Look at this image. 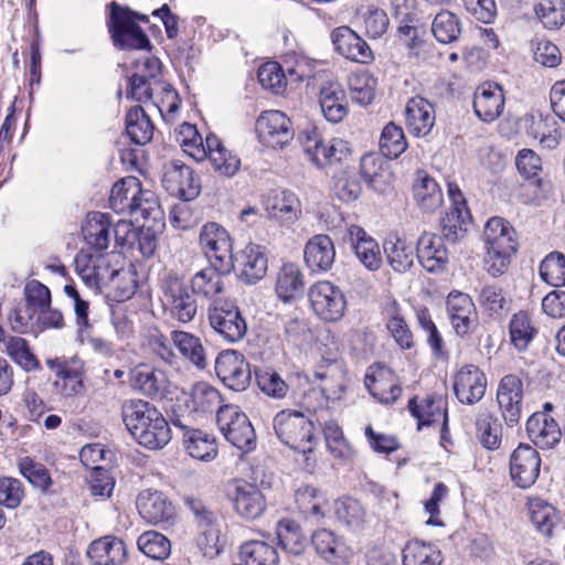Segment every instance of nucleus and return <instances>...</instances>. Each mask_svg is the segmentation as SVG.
Instances as JSON below:
<instances>
[{"label": "nucleus", "mask_w": 565, "mask_h": 565, "mask_svg": "<svg viewBox=\"0 0 565 565\" xmlns=\"http://www.w3.org/2000/svg\"><path fill=\"white\" fill-rule=\"evenodd\" d=\"M483 239L487 249V270L491 276L498 277L505 273L511 256L518 250L516 233L507 220L494 216L486 223Z\"/></svg>", "instance_id": "2"}, {"label": "nucleus", "mask_w": 565, "mask_h": 565, "mask_svg": "<svg viewBox=\"0 0 565 565\" xmlns=\"http://www.w3.org/2000/svg\"><path fill=\"white\" fill-rule=\"evenodd\" d=\"M504 94L500 85L486 82L477 87L473 95V110L484 122L494 121L503 111Z\"/></svg>", "instance_id": "25"}, {"label": "nucleus", "mask_w": 565, "mask_h": 565, "mask_svg": "<svg viewBox=\"0 0 565 565\" xmlns=\"http://www.w3.org/2000/svg\"><path fill=\"white\" fill-rule=\"evenodd\" d=\"M541 458L536 449L520 444L510 457V476L522 489L532 487L540 476Z\"/></svg>", "instance_id": "16"}, {"label": "nucleus", "mask_w": 565, "mask_h": 565, "mask_svg": "<svg viewBox=\"0 0 565 565\" xmlns=\"http://www.w3.org/2000/svg\"><path fill=\"white\" fill-rule=\"evenodd\" d=\"M405 117L409 132L416 137L427 136L436 120L433 104L419 96L413 97L407 102Z\"/></svg>", "instance_id": "32"}, {"label": "nucleus", "mask_w": 565, "mask_h": 565, "mask_svg": "<svg viewBox=\"0 0 565 565\" xmlns=\"http://www.w3.org/2000/svg\"><path fill=\"white\" fill-rule=\"evenodd\" d=\"M162 183L167 191L183 201H191L200 193V180L193 170L180 160L170 161L164 166Z\"/></svg>", "instance_id": "14"}, {"label": "nucleus", "mask_w": 565, "mask_h": 565, "mask_svg": "<svg viewBox=\"0 0 565 565\" xmlns=\"http://www.w3.org/2000/svg\"><path fill=\"white\" fill-rule=\"evenodd\" d=\"M319 104L324 118L338 124L348 115V100L342 86L337 82H327L320 88Z\"/></svg>", "instance_id": "36"}, {"label": "nucleus", "mask_w": 565, "mask_h": 565, "mask_svg": "<svg viewBox=\"0 0 565 565\" xmlns=\"http://www.w3.org/2000/svg\"><path fill=\"white\" fill-rule=\"evenodd\" d=\"M431 33L439 43H452L461 34L460 19L451 11L441 10L431 22Z\"/></svg>", "instance_id": "53"}, {"label": "nucleus", "mask_w": 565, "mask_h": 565, "mask_svg": "<svg viewBox=\"0 0 565 565\" xmlns=\"http://www.w3.org/2000/svg\"><path fill=\"white\" fill-rule=\"evenodd\" d=\"M121 417L128 431L145 448L161 449L171 440V429L167 419L147 401H126L121 406Z\"/></svg>", "instance_id": "1"}, {"label": "nucleus", "mask_w": 565, "mask_h": 565, "mask_svg": "<svg viewBox=\"0 0 565 565\" xmlns=\"http://www.w3.org/2000/svg\"><path fill=\"white\" fill-rule=\"evenodd\" d=\"M509 329L511 342L519 351H525L536 334V329L524 311L513 315Z\"/></svg>", "instance_id": "58"}, {"label": "nucleus", "mask_w": 565, "mask_h": 565, "mask_svg": "<svg viewBox=\"0 0 565 565\" xmlns=\"http://www.w3.org/2000/svg\"><path fill=\"white\" fill-rule=\"evenodd\" d=\"M347 235L355 257L370 271H376L383 264L379 243L359 225H350Z\"/></svg>", "instance_id": "21"}, {"label": "nucleus", "mask_w": 565, "mask_h": 565, "mask_svg": "<svg viewBox=\"0 0 565 565\" xmlns=\"http://www.w3.org/2000/svg\"><path fill=\"white\" fill-rule=\"evenodd\" d=\"M470 220L468 209H450L441 220L443 239L457 243L467 234V224Z\"/></svg>", "instance_id": "55"}, {"label": "nucleus", "mask_w": 565, "mask_h": 565, "mask_svg": "<svg viewBox=\"0 0 565 565\" xmlns=\"http://www.w3.org/2000/svg\"><path fill=\"white\" fill-rule=\"evenodd\" d=\"M160 62L157 58H146L137 66V72L129 78L127 97L136 102L150 100L157 90L164 92L168 96L175 97V90L170 85L159 79Z\"/></svg>", "instance_id": "9"}, {"label": "nucleus", "mask_w": 565, "mask_h": 565, "mask_svg": "<svg viewBox=\"0 0 565 565\" xmlns=\"http://www.w3.org/2000/svg\"><path fill=\"white\" fill-rule=\"evenodd\" d=\"M331 41L337 52L345 58L367 63L372 58V51L367 43L349 26H340L332 31Z\"/></svg>", "instance_id": "30"}, {"label": "nucleus", "mask_w": 565, "mask_h": 565, "mask_svg": "<svg viewBox=\"0 0 565 565\" xmlns=\"http://www.w3.org/2000/svg\"><path fill=\"white\" fill-rule=\"evenodd\" d=\"M136 201L128 213L135 222L143 221V224L162 222L163 212L154 192L141 188Z\"/></svg>", "instance_id": "46"}, {"label": "nucleus", "mask_w": 565, "mask_h": 565, "mask_svg": "<svg viewBox=\"0 0 565 565\" xmlns=\"http://www.w3.org/2000/svg\"><path fill=\"white\" fill-rule=\"evenodd\" d=\"M171 342L182 358L199 369L206 367V352L200 338L190 332L174 330L171 332Z\"/></svg>", "instance_id": "43"}, {"label": "nucleus", "mask_w": 565, "mask_h": 565, "mask_svg": "<svg viewBox=\"0 0 565 565\" xmlns=\"http://www.w3.org/2000/svg\"><path fill=\"white\" fill-rule=\"evenodd\" d=\"M153 125L141 106L130 108L126 115V131L130 140L143 146L151 141Z\"/></svg>", "instance_id": "48"}, {"label": "nucleus", "mask_w": 565, "mask_h": 565, "mask_svg": "<svg viewBox=\"0 0 565 565\" xmlns=\"http://www.w3.org/2000/svg\"><path fill=\"white\" fill-rule=\"evenodd\" d=\"M446 308L455 332L458 335L467 334L477 315L471 297L461 291H451L447 297Z\"/></svg>", "instance_id": "29"}, {"label": "nucleus", "mask_w": 565, "mask_h": 565, "mask_svg": "<svg viewBox=\"0 0 565 565\" xmlns=\"http://www.w3.org/2000/svg\"><path fill=\"white\" fill-rule=\"evenodd\" d=\"M334 515L347 527L360 531L366 523V511L362 503L353 498L343 497L333 503Z\"/></svg>", "instance_id": "47"}, {"label": "nucleus", "mask_w": 565, "mask_h": 565, "mask_svg": "<svg viewBox=\"0 0 565 565\" xmlns=\"http://www.w3.org/2000/svg\"><path fill=\"white\" fill-rule=\"evenodd\" d=\"M239 278L246 284L259 281L267 273L268 260L264 248L256 244H248L237 258Z\"/></svg>", "instance_id": "38"}, {"label": "nucleus", "mask_w": 565, "mask_h": 565, "mask_svg": "<svg viewBox=\"0 0 565 565\" xmlns=\"http://www.w3.org/2000/svg\"><path fill=\"white\" fill-rule=\"evenodd\" d=\"M348 85L353 102L365 106L374 99L376 79L369 72L362 71L351 74Z\"/></svg>", "instance_id": "56"}, {"label": "nucleus", "mask_w": 565, "mask_h": 565, "mask_svg": "<svg viewBox=\"0 0 565 565\" xmlns=\"http://www.w3.org/2000/svg\"><path fill=\"white\" fill-rule=\"evenodd\" d=\"M379 143L382 154L386 158L396 159L407 149L404 131L394 122L384 126Z\"/></svg>", "instance_id": "57"}, {"label": "nucleus", "mask_w": 565, "mask_h": 565, "mask_svg": "<svg viewBox=\"0 0 565 565\" xmlns=\"http://www.w3.org/2000/svg\"><path fill=\"white\" fill-rule=\"evenodd\" d=\"M529 512L532 523L545 535H551L553 527L559 521L557 510L542 498H531L529 500Z\"/></svg>", "instance_id": "52"}, {"label": "nucleus", "mask_w": 565, "mask_h": 565, "mask_svg": "<svg viewBox=\"0 0 565 565\" xmlns=\"http://www.w3.org/2000/svg\"><path fill=\"white\" fill-rule=\"evenodd\" d=\"M383 250L388 265L397 273L409 270L416 258V249L412 242L398 234H390L384 243Z\"/></svg>", "instance_id": "35"}, {"label": "nucleus", "mask_w": 565, "mask_h": 565, "mask_svg": "<svg viewBox=\"0 0 565 565\" xmlns=\"http://www.w3.org/2000/svg\"><path fill=\"white\" fill-rule=\"evenodd\" d=\"M295 501L303 515L319 520L324 515L323 508L328 499L319 489L306 484L296 490Z\"/></svg>", "instance_id": "51"}, {"label": "nucleus", "mask_w": 565, "mask_h": 565, "mask_svg": "<svg viewBox=\"0 0 565 565\" xmlns=\"http://www.w3.org/2000/svg\"><path fill=\"white\" fill-rule=\"evenodd\" d=\"M486 388L487 377L476 365H465L455 375L454 392L462 404H476L484 396Z\"/></svg>", "instance_id": "20"}, {"label": "nucleus", "mask_w": 565, "mask_h": 565, "mask_svg": "<svg viewBox=\"0 0 565 565\" xmlns=\"http://www.w3.org/2000/svg\"><path fill=\"white\" fill-rule=\"evenodd\" d=\"M476 431L479 443L489 450H495L501 445L502 426L499 419L484 412L479 414L476 420Z\"/></svg>", "instance_id": "54"}, {"label": "nucleus", "mask_w": 565, "mask_h": 565, "mask_svg": "<svg viewBox=\"0 0 565 565\" xmlns=\"http://www.w3.org/2000/svg\"><path fill=\"white\" fill-rule=\"evenodd\" d=\"M164 310L178 321L188 323L196 315V300L189 292L186 284L178 276L169 275L162 284Z\"/></svg>", "instance_id": "11"}, {"label": "nucleus", "mask_w": 565, "mask_h": 565, "mask_svg": "<svg viewBox=\"0 0 565 565\" xmlns=\"http://www.w3.org/2000/svg\"><path fill=\"white\" fill-rule=\"evenodd\" d=\"M199 242L210 264L223 271L233 269L232 239L222 225L215 222L204 224Z\"/></svg>", "instance_id": "8"}, {"label": "nucleus", "mask_w": 565, "mask_h": 565, "mask_svg": "<svg viewBox=\"0 0 565 565\" xmlns=\"http://www.w3.org/2000/svg\"><path fill=\"white\" fill-rule=\"evenodd\" d=\"M277 296L284 302H289L302 295L305 276L296 264H284L279 269L275 286Z\"/></svg>", "instance_id": "39"}, {"label": "nucleus", "mask_w": 565, "mask_h": 565, "mask_svg": "<svg viewBox=\"0 0 565 565\" xmlns=\"http://www.w3.org/2000/svg\"><path fill=\"white\" fill-rule=\"evenodd\" d=\"M74 262L77 274L88 287L97 288L117 275L116 269H110L106 254H93L82 248Z\"/></svg>", "instance_id": "18"}, {"label": "nucleus", "mask_w": 565, "mask_h": 565, "mask_svg": "<svg viewBox=\"0 0 565 565\" xmlns=\"http://www.w3.org/2000/svg\"><path fill=\"white\" fill-rule=\"evenodd\" d=\"M109 8L108 28L115 46L122 50L148 49L150 41L138 23V21L146 22L147 18L117 2H111Z\"/></svg>", "instance_id": "3"}, {"label": "nucleus", "mask_w": 565, "mask_h": 565, "mask_svg": "<svg viewBox=\"0 0 565 565\" xmlns=\"http://www.w3.org/2000/svg\"><path fill=\"white\" fill-rule=\"evenodd\" d=\"M523 382L516 374L504 375L498 385L497 402L501 416L510 427L516 425L522 416Z\"/></svg>", "instance_id": "15"}, {"label": "nucleus", "mask_w": 565, "mask_h": 565, "mask_svg": "<svg viewBox=\"0 0 565 565\" xmlns=\"http://www.w3.org/2000/svg\"><path fill=\"white\" fill-rule=\"evenodd\" d=\"M324 438L329 451L338 459L351 460L354 456V450L343 436L340 426L333 422H327L323 428Z\"/></svg>", "instance_id": "62"}, {"label": "nucleus", "mask_w": 565, "mask_h": 565, "mask_svg": "<svg viewBox=\"0 0 565 565\" xmlns=\"http://www.w3.org/2000/svg\"><path fill=\"white\" fill-rule=\"evenodd\" d=\"M391 11L393 17L399 22L398 33L404 38L406 46L413 54L419 45L420 40L418 36V10L416 0H392Z\"/></svg>", "instance_id": "23"}, {"label": "nucleus", "mask_w": 565, "mask_h": 565, "mask_svg": "<svg viewBox=\"0 0 565 565\" xmlns=\"http://www.w3.org/2000/svg\"><path fill=\"white\" fill-rule=\"evenodd\" d=\"M226 495L234 511L243 519L255 520L266 510V499L259 488L242 479L227 484Z\"/></svg>", "instance_id": "12"}, {"label": "nucleus", "mask_w": 565, "mask_h": 565, "mask_svg": "<svg viewBox=\"0 0 565 565\" xmlns=\"http://www.w3.org/2000/svg\"><path fill=\"white\" fill-rule=\"evenodd\" d=\"M364 384L370 394L381 403H393L402 394V387L393 372L382 365L369 367Z\"/></svg>", "instance_id": "24"}, {"label": "nucleus", "mask_w": 565, "mask_h": 565, "mask_svg": "<svg viewBox=\"0 0 565 565\" xmlns=\"http://www.w3.org/2000/svg\"><path fill=\"white\" fill-rule=\"evenodd\" d=\"M276 534L280 546L289 553L299 555L303 550L305 537L300 526L290 519H284L278 522Z\"/></svg>", "instance_id": "61"}, {"label": "nucleus", "mask_w": 565, "mask_h": 565, "mask_svg": "<svg viewBox=\"0 0 565 565\" xmlns=\"http://www.w3.org/2000/svg\"><path fill=\"white\" fill-rule=\"evenodd\" d=\"M311 542L317 553L330 563H344L349 556L348 547L343 541L330 530H317L311 536Z\"/></svg>", "instance_id": "40"}, {"label": "nucleus", "mask_w": 565, "mask_h": 565, "mask_svg": "<svg viewBox=\"0 0 565 565\" xmlns=\"http://www.w3.org/2000/svg\"><path fill=\"white\" fill-rule=\"evenodd\" d=\"M207 319L213 331L227 343H236L246 335L247 322L239 308L232 301L224 300L210 305Z\"/></svg>", "instance_id": "7"}, {"label": "nucleus", "mask_w": 565, "mask_h": 565, "mask_svg": "<svg viewBox=\"0 0 565 565\" xmlns=\"http://www.w3.org/2000/svg\"><path fill=\"white\" fill-rule=\"evenodd\" d=\"M443 237L433 233H423L416 246V257L429 273L441 271L448 262V250Z\"/></svg>", "instance_id": "27"}, {"label": "nucleus", "mask_w": 565, "mask_h": 565, "mask_svg": "<svg viewBox=\"0 0 565 565\" xmlns=\"http://www.w3.org/2000/svg\"><path fill=\"white\" fill-rule=\"evenodd\" d=\"M540 276L548 285L561 287L565 285V256L553 252L540 265Z\"/></svg>", "instance_id": "64"}, {"label": "nucleus", "mask_w": 565, "mask_h": 565, "mask_svg": "<svg viewBox=\"0 0 565 565\" xmlns=\"http://www.w3.org/2000/svg\"><path fill=\"white\" fill-rule=\"evenodd\" d=\"M191 401L195 412L212 413L218 411L222 397L220 392L205 382L196 383L191 392Z\"/></svg>", "instance_id": "60"}, {"label": "nucleus", "mask_w": 565, "mask_h": 565, "mask_svg": "<svg viewBox=\"0 0 565 565\" xmlns=\"http://www.w3.org/2000/svg\"><path fill=\"white\" fill-rule=\"evenodd\" d=\"M239 557L243 565H278L279 555L276 547L263 541H248L242 544Z\"/></svg>", "instance_id": "49"}, {"label": "nucleus", "mask_w": 565, "mask_h": 565, "mask_svg": "<svg viewBox=\"0 0 565 565\" xmlns=\"http://www.w3.org/2000/svg\"><path fill=\"white\" fill-rule=\"evenodd\" d=\"M87 557L92 565H122L127 558L126 544L116 536H103L89 544Z\"/></svg>", "instance_id": "31"}, {"label": "nucleus", "mask_w": 565, "mask_h": 565, "mask_svg": "<svg viewBox=\"0 0 565 565\" xmlns=\"http://www.w3.org/2000/svg\"><path fill=\"white\" fill-rule=\"evenodd\" d=\"M141 183L136 177H126L117 181L110 191L109 204L117 214H127L135 206L140 194Z\"/></svg>", "instance_id": "41"}, {"label": "nucleus", "mask_w": 565, "mask_h": 565, "mask_svg": "<svg viewBox=\"0 0 565 565\" xmlns=\"http://www.w3.org/2000/svg\"><path fill=\"white\" fill-rule=\"evenodd\" d=\"M130 385L150 398H163L169 392L166 373L147 364H138L131 369Z\"/></svg>", "instance_id": "22"}, {"label": "nucleus", "mask_w": 565, "mask_h": 565, "mask_svg": "<svg viewBox=\"0 0 565 565\" xmlns=\"http://www.w3.org/2000/svg\"><path fill=\"white\" fill-rule=\"evenodd\" d=\"M140 516L148 523L169 522L174 516V508L167 497L157 490H143L136 500Z\"/></svg>", "instance_id": "26"}, {"label": "nucleus", "mask_w": 565, "mask_h": 565, "mask_svg": "<svg viewBox=\"0 0 565 565\" xmlns=\"http://www.w3.org/2000/svg\"><path fill=\"white\" fill-rule=\"evenodd\" d=\"M273 427L277 438L289 448L307 454L313 448V424L300 412L284 409L276 414Z\"/></svg>", "instance_id": "4"}, {"label": "nucleus", "mask_w": 565, "mask_h": 565, "mask_svg": "<svg viewBox=\"0 0 565 565\" xmlns=\"http://www.w3.org/2000/svg\"><path fill=\"white\" fill-rule=\"evenodd\" d=\"M413 192L417 204L426 212H434L443 203V193L439 185L425 171H417Z\"/></svg>", "instance_id": "42"}, {"label": "nucleus", "mask_w": 565, "mask_h": 565, "mask_svg": "<svg viewBox=\"0 0 565 565\" xmlns=\"http://www.w3.org/2000/svg\"><path fill=\"white\" fill-rule=\"evenodd\" d=\"M308 298L313 313L324 322H338L345 313L347 297L329 280L315 282L309 288Z\"/></svg>", "instance_id": "6"}, {"label": "nucleus", "mask_w": 565, "mask_h": 565, "mask_svg": "<svg viewBox=\"0 0 565 565\" xmlns=\"http://www.w3.org/2000/svg\"><path fill=\"white\" fill-rule=\"evenodd\" d=\"M526 431L532 443L543 449L555 446L561 440V428L548 414L534 413L526 422Z\"/></svg>", "instance_id": "33"}, {"label": "nucleus", "mask_w": 565, "mask_h": 565, "mask_svg": "<svg viewBox=\"0 0 565 565\" xmlns=\"http://www.w3.org/2000/svg\"><path fill=\"white\" fill-rule=\"evenodd\" d=\"M268 217L281 224L296 222L301 213L300 201L294 192L286 190L271 191L264 201Z\"/></svg>", "instance_id": "28"}, {"label": "nucleus", "mask_w": 565, "mask_h": 565, "mask_svg": "<svg viewBox=\"0 0 565 565\" xmlns=\"http://www.w3.org/2000/svg\"><path fill=\"white\" fill-rule=\"evenodd\" d=\"M55 369L54 388L57 394L64 397L75 396L83 390V380L79 369L67 364L49 362Z\"/></svg>", "instance_id": "50"}, {"label": "nucleus", "mask_w": 565, "mask_h": 565, "mask_svg": "<svg viewBox=\"0 0 565 565\" xmlns=\"http://www.w3.org/2000/svg\"><path fill=\"white\" fill-rule=\"evenodd\" d=\"M215 371L222 382L234 391H243L249 384V365L237 351L221 352L215 361Z\"/></svg>", "instance_id": "17"}, {"label": "nucleus", "mask_w": 565, "mask_h": 565, "mask_svg": "<svg viewBox=\"0 0 565 565\" xmlns=\"http://www.w3.org/2000/svg\"><path fill=\"white\" fill-rule=\"evenodd\" d=\"M408 409L412 415L418 419L419 427L441 422L443 430L446 429V402L441 396L427 395L422 399H418L417 397L411 398L408 402Z\"/></svg>", "instance_id": "37"}, {"label": "nucleus", "mask_w": 565, "mask_h": 565, "mask_svg": "<svg viewBox=\"0 0 565 565\" xmlns=\"http://www.w3.org/2000/svg\"><path fill=\"white\" fill-rule=\"evenodd\" d=\"M216 423L226 438L236 448L250 451L256 445L255 430L248 417L236 405H223L216 413Z\"/></svg>", "instance_id": "5"}, {"label": "nucleus", "mask_w": 565, "mask_h": 565, "mask_svg": "<svg viewBox=\"0 0 565 565\" xmlns=\"http://www.w3.org/2000/svg\"><path fill=\"white\" fill-rule=\"evenodd\" d=\"M131 222L119 221L117 228L113 230L110 216L102 212H92L82 225V235L88 252L93 254H105L110 245L111 238L115 235L118 238L120 228L129 231Z\"/></svg>", "instance_id": "10"}, {"label": "nucleus", "mask_w": 565, "mask_h": 565, "mask_svg": "<svg viewBox=\"0 0 565 565\" xmlns=\"http://www.w3.org/2000/svg\"><path fill=\"white\" fill-rule=\"evenodd\" d=\"M534 12L546 29L555 30L565 23L564 0H537Z\"/></svg>", "instance_id": "59"}, {"label": "nucleus", "mask_w": 565, "mask_h": 565, "mask_svg": "<svg viewBox=\"0 0 565 565\" xmlns=\"http://www.w3.org/2000/svg\"><path fill=\"white\" fill-rule=\"evenodd\" d=\"M303 258L306 265L312 271H328L335 258L332 239L328 235H315L305 246Z\"/></svg>", "instance_id": "34"}, {"label": "nucleus", "mask_w": 565, "mask_h": 565, "mask_svg": "<svg viewBox=\"0 0 565 565\" xmlns=\"http://www.w3.org/2000/svg\"><path fill=\"white\" fill-rule=\"evenodd\" d=\"M231 271H223L214 264L195 273L191 278V289L194 296L210 305L224 301V278Z\"/></svg>", "instance_id": "19"}, {"label": "nucleus", "mask_w": 565, "mask_h": 565, "mask_svg": "<svg viewBox=\"0 0 565 565\" xmlns=\"http://www.w3.org/2000/svg\"><path fill=\"white\" fill-rule=\"evenodd\" d=\"M441 551L433 543L412 540L403 548V565H441Z\"/></svg>", "instance_id": "44"}, {"label": "nucleus", "mask_w": 565, "mask_h": 565, "mask_svg": "<svg viewBox=\"0 0 565 565\" xmlns=\"http://www.w3.org/2000/svg\"><path fill=\"white\" fill-rule=\"evenodd\" d=\"M259 141L269 148H284L294 139L290 119L279 110H267L256 120Z\"/></svg>", "instance_id": "13"}, {"label": "nucleus", "mask_w": 565, "mask_h": 565, "mask_svg": "<svg viewBox=\"0 0 565 565\" xmlns=\"http://www.w3.org/2000/svg\"><path fill=\"white\" fill-rule=\"evenodd\" d=\"M183 444L188 454L198 460L210 461L217 455L215 438L201 429L188 428Z\"/></svg>", "instance_id": "45"}, {"label": "nucleus", "mask_w": 565, "mask_h": 565, "mask_svg": "<svg viewBox=\"0 0 565 565\" xmlns=\"http://www.w3.org/2000/svg\"><path fill=\"white\" fill-rule=\"evenodd\" d=\"M139 550L150 558L164 559L171 553L170 541L161 533L147 531L137 541Z\"/></svg>", "instance_id": "63"}]
</instances>
